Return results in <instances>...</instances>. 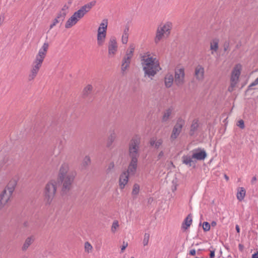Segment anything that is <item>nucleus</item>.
<instances>
[{
    "label": "nucleus",
    "mask_w": 258,
    "mask_h": 258,
    "mask_svg": "<svg viewBox=\"0 0 258 258\" xmlns=\"http://www.w3.org/2000/svg\"><path fill=\"white\" fill-rule=\"evenodd\" d=\"M106 37V34H101L97 33V44L98 46H102L105 41V39Z\"/></svg>",
    "instance_id": "a878e982"
},
{
    "label": "nucleus",
    "mask_w": 258,
    "mask_h": 258,
    "mask_svg": "<svg viewBox=\"0 0 258 258\" xmlns=\"http://www.w3.org/2000/svg\"><path fill=\"white\" fill-rule=\"evenodd\" d=\"M184 124L185 121L181 117H179L177 119L176 122L173 128L170 136V139L171 141H174L179 136Z\"/></svg>",
    "instance_id": "1a4fd4ad"
},
{
    "label": "nucleus",
    "mask_w": 258,
    "mask_h": 258,
    "mask_svg": "<svg viewBox=\"0 0 258 258\" xmlns=\"http://www.w3.org/2000/svg\"><path fill=\"white\" fill-rule=\"evenodd\" d=\"M78 22V20L74 16V15H73L66 22L65 27L66 28H70L73 26L75 25Z\"/></svg>",
    "instance_id": "5701e85b"
},
{
    "label": "nucleus",
    "mask_w": 258,
    "mask_h": 258,
    "mask_svg": "<svg viewBox=\"0 0 258 258\" xmlns=\"http://www.w3.org/2000/svg\"><path fill=\"white\" fill-rule=\"evenodd\" d=\"M191 223L192 216L189 214L184 220V221L182 224V228L185 230L188 229V228L190 226Z\"/></svg>",
    "instance_id": "393cba45"
},
{
    "label": "nucleus",
    "mask_w": 258,
    "mask_h": 258,
    "mask_svg": "<svg viewBox=\"0 0 258 258\" xmlns=\"http://www.w3.org/2000/svg\"><path fill=\"white\" fill-rule=\"evenodd\" d=\"M219 40L217 38L214 39L210 43V49L212 54H214V52H216L218 49Z\"/></svg>",
    "instance_id": "cd10ccee"
},
{
    "label": "nucleus",
    "mask_w": 258,
    "mask_h": 258,
    "mask_svg": "<svg viewBox=\"0 0 258 258\" xmlns=\"http://www.w3.org/2000/svg\"><path fill=\"white\" fill-rule=\"evenodd\" d=\"M118 44L116 38L111 36L108 42V54L109 57H113L117 51Z\"/></svg>",
    "instance_id": "9b49d317"
},
{
    "label": "nucleus",
    "mask_w": 258,
    "mask_h": 258,
    "mask_svg": "<svg viewBox=\"0 0 258 258\" xmlns=\"http://www.w3.org/2000/svg\"><path fill=\"white\" fill-rule=\"evenodd\" d=\"M127 245H128V244L127 242L125 243V242H123V245L122 246L121 248V251H123L126 248V247L127 246Z\"/></svg>",
    "instance_id": "de8ad7c7"
},
{
    "label": "nucleus",
    "mask_w": 258,
    "mask_h": 258,
    "mask_svg": "<svg viewBox=\"0 0 258 258\" xmlns=\"http://www.w3.org/2000/svg\"><path fill=\"white\" fill-rule=\"evenodd\" d=\"M199 127V121L198 119H194L192 121L190 126V130L189 132V134L190 136H193L195 134V132L197 131Z\"/></svg>",
    "instance_id": "c85d7f7f"
},
{
    "label": "nucleus",
    "mask_w": 258,
    "mask_h": 258,
    "mask_svg": "<svg viewBox=\"0 0 258 258\" xmlns=\"http://www.w3.org/2000/svg\"><path fill=\"white\" fill-rule=\"evenodd\" d=\"M130 258H134V257H133V256H132V257H130Z\"/></svg>",
    "instance_id": "0e129e2a"
},
{
    "label": "nucleus",
    "mask_w": 258,
    "mask_h": 258,
    "mask_svg": "<svg viewBox=\"0 0 258 258\" xmlns=\"http://www.w3.org/2000/svg\"><path fill=\"white\" fill-rule=\"evenodd\" d=\"M114 167V162H110L108 166V168H107V171L109 172L111 170H112V169H113Z\"/></svg>",
    "instance_id": "a18cd8bd"
},
{
    "label": "nucleus",
    "mask_w": 258,
    "mask_h": 258,
    "mask_svg": "<svg viewBox=\"0 0 258 258\" xmlns=\"http://www.w3.org/2000/svg\"><path fill=\"white\" fill-rule=\"evenodd\" d=\"M216 224H217L216 222L214 221H212L211 223V226L213 227L215 226L216 225Z\"/></svg>",
    "instance_id": "6e6d98bb"
},
{
    "label": "nucleus",
    "mask_w": 258,
    "mask_h": 258,
    "mask_svg": "<svg viewBox=\"0 0 258 258\" xmlns=\"http://www.w3.org/2000/svg\"><path fill=\"white\" fill-rule=\"evenodd\" d=\"M184 71L183 69H179L175 72V83L178 86H181L184 83Z\"/></svg>",
    "instance_id": "ddd939ff"
},
{
    "label": "nucleus",
    "mask_w": 258,
    "mask_h": 258,
    "mask_svg": "<svg viewBox=\"0 0 258 258\" xmlns=\"http://www.w3.org/2000/svg\"><path fill=\"white\" fill-rule=\"evenodd\" d=\"M115 139V134L114 133H112L108 138V142L107 146L109 147L111 145L112 143L114 141Z\"/></svg>",
    "instance_id": "58836bf2"
},
{
    "label": "nucleus",
    "mask_w": 258,
    "mask_h": 258,
    "mask_svg": "<svg viewBox=\"0 0 258 258\" xmlns=\"http://www.w3.org/2000/svg\"><path fill=\"white\" fill-rule=\"evenodd\" d=\"M138 165V160L131 159L129 163L127 170L125 171L129 175H134L135 174Z\"/></svg>",
    "instance_id": "4468645a"
},
{
    "label": "nucleus",
    "mask_w": 258,
    "mask_h": 258,
    "mask_svg": "<svg viewBox=\"0 0 258 258\" xmlns=\"http://www.w3.org/2000/svg\"><path fill=\"white\" fill-rule=\"evenodd\" d=\"M162 140L159 139L156 141L154 139H152L150 140V143L151 146L155 147L156 148H158L162 144Z\"/></svg>",
    "instance_id": "7c9ffc66"
},
{
    "label": "nucleus",
    "mask_w": 258,
    "mask_h": 258,
    "mask_svg": "<svg viewBox=\"0 0 258 258\" xmlns=\"http://www.w3.org/2000/svg\"><path fill=\"white\" fill-rule=\"evenodd\" d=\"M252 258H258V252L252 254Z\"/></svg>",
    "instance_id": "864d4df0"
},
{
    "label": "nucleus",
    "mask_w": 258,
    "mask_h": 258,
    "mask_svg": "<svg viewBox=\"0 0 258 258\" xmlns=\"http://www.w3.org/2000/svg\"><path fill=\"white\" fill-rule=\"evenodd\" d=\"M17 181L11 180L8 184L7 187L3 190L0 195V209H2L10 200L14 191Z\"/></svg>",
    "instance_id": "39448f33"
},
{
    "label": "nucleus",
    "mask_w": 258,
    "mask_h": 258,
    "mask_svg": "<svg viewBox=\"0 0 258 258\" xmlns=\"http://www.w3.org/2000/svg\"><path fill=\"white\" fill-rule=\"evenodd\" d=\"M141 60L145 75L149 78L154 77L161 69L159 60L150 52L141 54Z\"/></svg>",
    "instance_id": "f257e3e1"
},
{
    "label": "nucleus",
    "mask_w": 258,
    "mask_h": 258,
    "mask_svg": "<svg viewBox=\"0 0 258 258\" xmlns=\"http://www.w3.org/2000/svg\"><path fill=\"white\" fill-rule=\"evenodd\" d=\"M91 160L89 156H85L83 161V166L85 167L90 164Z\"/></svg>",
    "instance_id": "e433bc0d"
},
{
    "label": "nucleus",
    "mask_w": 258,
    "mask_h": 258,
    "mask_svg": "<svg viewBox=\"0 0 258 258\" xmlns=\"http://www.w3.org/2000/svg\"><path fill=\"white\" fill-rule=\"evenodd\" d=\"M241 66L237 64L233 69L231 77V87L229 88V91H232V88L235 86L237 83L240 75Z\"/></svg>",
    "instance_id": "f8f14e48"
},
{
    "label": "nucleus",
    "mask_w": 258,
    "mask_h": 258,
    "mask_svg": "<svg viewBox=\"0 0 258 258\" xmlns=\"http://www.w3.org/2000/svg\"><path fill=\"white\" fill-rule=\"evenodd\" d=\"M173 76L171 74H167L166 75L165 77V85L166 87L169 88L170 87L173 82Z\"/></svg>",
    "instance_id": "bb28decb"
},
{
    "label": "nucleus",
    "mask_w": 258,
    "mask_h": 258,
    "mask_svg": "<svg viewBox=\"0 0 258 258\" xmlns=\"http://www.w3.org/2000/svg\"><path fill=\"white\" fill-rule=\"evenodd\" d=\"M239 246H240V247H241V244H239Z\"/></svg>",
    "instance_id": "e2e57ef3"
},
{
    "label": "nucleus",
    "mask_w": 258,
    "mask_h": 258,
    "mask_svg": "<svg viewBox=\"0 0 258 258\" xmlns=\"http://www.w3.org/2000/svg\"><path fill=\"white\" fill-rule=\"evenodd\" d=\"M92 86L91 85H87L84 89L83 94L84 95H88L92 91Z\"/></svg>",
    "instance_id": "f704fd0d"
},
{
    "label": "nucleus",
    "mask_w": 258,
    "mask_h": 258,
    "mask_svg": "<svg viewBox=\"0 0 258 258\" xmlns=\"http://www.w3.org/2000/svg\"><path fill=\"white\" fill-rule=\"evenodd\" d=\"M118 227H119V224H118V221L117 220L114 221L113 222V223H112V225L111 226V228L112 232L115 233L116 229L118 228Z\"/></svg>",
    "instance_id": "c9c22d12"
},
{
    "label": "nucleus",
    "mask_w": 258,
    "mask_h": 258,
    "mask_svg": "<svg viewBox=\"0 0 258 258\" xmlns=\"http://www.w3.org/2000/svg\"><path fill=\"white\" fill-rule=\"evenodd\" d=\"M140 138L136 136L133 138L128 145V156L131 159L137 160L139 157Z\"/></svg>",
    "instance_id": "423d86ee"
},
{
    "label": "nucleus",
    "mask_w": 258,
    "mask_h": 258,
    "mask_svg": "<svg viewBox=\"0 0 258 258\" xmlns=\"http://www.w3.org/2000/svg\"><path fill=\"white\" fill-rule=\"evenodd\" d=\"M215 256V250H211L210 251V257L213 258Z\"/></svg>",
    "instance_id": "3c124183"
},
{
    "label": "nucleus",
    "mask_w": 258,
    "mask_h": 258,
    "mask_svg": "<svg viewBox=\"0 0 258 258\" xmlns=\"http://www.w3.org/2000/svg\"><path fill=\"white\" fill-rule=\"evenodd\" d=\"M56 190V183L54 180H51L45 186L44 190L45 200L48 204L52 201Z\"/></svg>",
    "instance_id": "6e6552de"
},
{
    "label": "nucleus",
    "mask_w": 258,
    "mask_h": 258,
    "mask_svg": "<svg viewBox=\"0 0 258 258\" xmlns=\"http://www.w3.org/2000/svg\"><path fill=\"white\" fill-rule=\"evenodd\" d=\"M95 1H92L82 6L79 10L75 12L73 15L79 21L87 13L90 11L92 8L95 6Z\"/></svg>",
    "instance_id": "9d476101"
},
{
    "label": "nucleus",
    "mask_w": 258,
    "mask_h": 258,
    "mask_svg": "<svg viewBox=\"0 0 258 258\" xmlns=\"http://www.w3.org/2000/svg\"><path fill=\"white\" fill-rule=\"evenodd\" d=\"M195 75L197 80L202 81L204 78V68L201 65H198L195 68Z\"/></svg>",
    "instance_id": "dca6fc26"
},
{
    "label": "nucleus",
    "mask_w": 258,
    "mask_h": 258,
    "mask_svg": "<svg viewBox=\"0 0 258 258\" xmlns=\"http://www.w3.org/2000/svg\"><path fill=\"white\" fill-rule=\"evenodd\" d=\"M22 258H27V257H26V256H23V257H22Z\"/></svg>",
    "instance_id": "052dcab7"
},
{
    "label": "nucleus",
    "mask_w": 258,
    "mask_h": 258,
    "mask_svg": "<svg viewBox=\"0 0 258 258\" xmlns=\"http://www.w3.org/2000/svg\"><path fill=\"white\" fill-rule=\"evenodd\" d=\"M23 225L28 230H32L33 228V223L31 222L26 221Z\"/></svg>",
    "instance_id": "a19ab883"
},
{
    "label": "nucleus",
    "mask_w": 258,
    "mask_h": 258,
    "mask_svg": "<svg viewBox=\"0 0 258 258\" xmlns=\"http://www.w3.org/2000/svg\"><path fill=\"white\" fill-rule=\"evenodd\" d=\"M173 110V107H170L164 111L162 118V122H166L169 119Z\"/></svg>",
    "instance_id": "412c9836"
},
{
    "label": "nucleus",
    "mask_w": 258,
    "mask_h": 258,
    "mask_svg": "<svg viewBox=\"0 0 258 258\" xmlns=\"http://www.w3.org/2000/svg\"><path fill=\"white\" fill-rule=\"evenodd\" d=\"M256 180V178L255 177H253L252 180Z\"/></svg>",
    "instance_id": "bf43d9fd"
},
{
    "label": "nucleus",
    "mask_w": 258,
    "mask_h": 258,
    "mask_svg": "<svg viewBox=\"0 0 258 258\" xmlns=\"http://www.w3.org/2000/svg\"><path fill=\"white\" fill-rule=\"evenodd\" d=\"M239 246H240V247H241V244H239Z\"/></svg>",
    "instance_id": "680f3d73"
},
{
    "label": "nucleus",
    "mask_w": 258,
    "mask_h": 258,
    "mask_svg": "<svg viewBox=\"0 0 258 258\" xmlns=\"http://www.w3.org/2000/svg\"><path fill=\"white\" fill-rule=\"evenodd\" d=\"M172 24L167 22L163 26H159L156 31V36L154 38V42L158 44L162 39L167 37L170 33Z\"/></svg>",
    "instance_id": "0eeeda50"
},
{
    "label": "nucleus",
    "mask_w": 258,
    "mask_h": 258,
    "mask_svg": "<svg viewBox=\"0 0 258 258\" xmlns=\"http://www.w3.org/2000/svg\"><path fill=\"white\" fill-rule=\"evenodd\" d=\"M235 229L237 233L240 232V228L238 225H236L235 226Z\"/></svg>",
    "instance_id": "5fc2aeb1"
},
{
    "label": "nucleus",
    "mask_w": 258,
    "mask_h": 258,
    "mask_svg": "<svg viewBox=\"0 0 258 258\" xmlns=\"http://www.w3.org/2000/svg\"><path fill=\"white\" fill-rule=\"evenodd\" d=\"M210 224L208 222H204L203 224V228L205 231H208L210 229Z\"/></svg>",
    "instance_id": "79ce46f5"
},
{
    "label": "nucleus",
    "mask_w": 258,
    "mask_h": 258,
    "mask_svg": "<svg viewBox=\"0 0 258 258\" xmlns=\"http://www.w3.org/2000/svg\"><path fill=\"white\" fill-rule=\"evenodd\" d=\"M68 164L63 163L60 168L58 179L62 184V192L63 194H67L72 187V183L76 176V172L69 171Z\"/></svg>",
    "instance_id": "f03ea898"
},
{
    "label": "nucleus",
    "mask_w": 258,
    "mask_h": 258,
    "mask_svg": "<svg viewBox=\"0 0 258 258\" xmlns=\"http://www.w3.org/2000/svg\"><path fill=\"white\" fill-rule=\"evenodd\" d=\"M150 238V234L147 233H145L144 234V237L143 241V243L144 246L148 245Z\"/></svg>",
    "instance_id": "4c0bfd02"
},
{
    "label": "nucleus",
    "mask_w": 258,
    "mask_h": 258,
    "mask_svg": "<svg viewBox=\"0 0 258 258\" xmlns=\"http://www.w3.org/2000/svg\"><path fill=\"white\" fill-rule=\"evenodd\" d=\"M196 253V251L195 249H191L189 251V254L191 255H195Z\"/></svg>",
    "instance_id": "09e8293b"
},
{
    "label": "nucleus",
    "mask_w": 258,
    "mask_h": 258,
    "mask_svg": "<svg viewBox=\"0 0 258 258\" xmlns=\"http://www.w3.org/2000/svg\"><path fill=\"white\" fill-rule=\"evenodd\" d=\"M54 26H55V24L52 23V24H51L50 26V28L52 29Z\"/></svg>",
    "instance_id": "13d9d810"
},
{
    "label": "nucleus",
    "mask_w": 258,
    "mask_h": 258,
    "mask_svg": "<svg viewBox=\"0 0 258 258\" xmlns=\"http://www.w3.org/2000/svg\"><path fill=\"white\" fill-rule=\"evenodd\" d=\"M224 177L227 181L229 180V177L227 175L225 174Z\"/></svg>",
    "instance_id": "4d7b16f0"
},
{
    "label": "nucleus",
    "mask_w": 258,
    "mask_h": 258,
    "mask_svg": "<svg viewBox=\"0 0 258 258\" xmlns=\"http://www.w3.org/2000/svg\"><path fill=\"white\" fill-rule=\"evenodd\" d=\"M245 194L246 191L245 189L242 187H239L237 189V192L236 194L237 200L239 201H242L244 199Z\"/></svg>",
    "instance_id": "b1692460"
},
{
    "label": "nucleus",
    "mask_w": 258,
    "mask_h": 258,
    "mask_svg": "<svg viewBox=\"0 0 258 258\" xmlns=\"http://www.w3.org/2000/svg\"><path fill=\"white\" fill-rule=\"evenodd\" d=\"M192 155L194 159L198 160H204L207 157V153L205 150H203L199 152L195 151Z\"/></svg>",
    "instance_id": "6ab92c4d"
},
{
    "label": "nucleus",
    "mask_w": 258,
    "mask_h": 258,
    "mask_svg": "<svg viewBox=\"0 0 258 258\" xmlns=\"http://www.w3.org/2000/svg\"><path fill=\"white\" fill-rule=\"evenodd\" d=\"M61 22V21H59V19H58L57 17L54 20L53 23L55 24V25H56V24Z\"/></svg>",
    "instance_id": "8fccbe9b"
},
{
    "label": "nucleus",
    "mask_w": 258,
    "mask_h": 258,
    "mask_svg": "<svg viewBox=\"0 0 258 258\" xmlns=\"http://www.w3.org/2000/svg\"><path fill=\"white\" fill-rule=\"evenodd\" d=\"M133 56L125 53V55L123 56L121 63L124 64H128L130 65L131 59Z\"/></svg>",
    "instance_id": "2f4dec72"
},
{
    "label": "nucleus",
    "mask_w": 258,
    "mask_h": 258,
    "mask_svg": "<svg viewBox=\"0 0 258 258\" xmlns=\"http://www.w3.org/2000/svg\"><path fill=\"white\" fill-rule=\"evenodd\" d=\"M258 85V77L249 86V87H252Z\"/></svg>",
    "instance_id": "49530a36"
},
{
    "label": "nucleus",
    "mask_w": 258,
    "mask_h": 258,
    "mask_svg": "<svg viewBox=\"0 0 258 258\" xmlns=\"http://www.w3.org/2000/svg\"><path fill=\"white\" fill-rule=\"evenodd\" d=\"M108 26V21L107 19H104L100 24L97 30V33L101 34H107V29Z\"/></svg>",
    "instance_id": "a211bd4d"
},
{
    "label": "nucleus",
    "mask_w": 258,
    "mask_h": 258,
    "mask_svg": "<svg viewBox=\"0 0 258 258\" xmlns=\"http://www.w3.org/2000/svg\"><path fill=\"white\" fill-rule=\"evenodd\" d=\"M192 159H194L192 155L191 156H183L182 157V162L183 164L190 167L192 165V163H194Z\"/></svg>",
    "instance_id": "c756f323"
},
{
    "label": "nucleus",
    "mask_w": 258,
    "mask_h": 258,
    "mask_svg": "<svg viewBox=\"0 0 258 258\" xmlns=\"http://www.w3.org/2000/svg\"><path fill=\"white\" fill-rule=\"evenodd\" d=\"M48 47V43L45 42L41 48L39 49L38 53L36 54L32 64V67L28 78L29 81L34 80L36 77L46 56Z\"/></svg>",
    "instance_id": "7ed1b4c3"
},
{
    "label": "nucleus",
    "mask_w": 258,
    "mask_h": 258,
    "mask_svg": "<svg viewBox=\"0 0 258 258\" xmlns=\"http://www.w3.org/2000/svg\"><path fill=\"white\" fill-rule=\"evenodd\" d=\"M237 126H238L240 128L243 129L244 128V123L243 120H240L238 121Z\"/></svg>",
    "instance_id": "c03bdc74"
},
{
    "label": "nucleus",
    "mask_w": 258,
    "mask_h": 258,
    "mask_svg": "<svg viewBox=\"0 0 258 258\" xmlns=\"http://www.w3.org/2000/svg\"><path fill=\"white\" fill-rule=\"evenodd\" d=\"M135 50V46L133 44L130 45L128 49L126 50L125 53L133 56L134 52Z\"/></svg>",
    "instance_id": "72a5a7b5"
},
{
    "label": "nucleus",
    "mask_w": 258,
    "mask_h": 258,
    "mask_svg": "<svg viewBox=\"0 0 258 258\" xmlns=\"http://www.w3.org/2000/svg\"><path fill=\"white\" fill-rule=\"evenodd\" d=\"M48 47V43L45 42L41 48L39 49L38 53L36 54L32 64V67L28 78L29 81L34 80L36 77L46 56Z\"/></svg>",
    "instance_id": "20e7f679"
},
{
    "label": "nucleus",
    "mask_w": 258,
    "mask_h": 258,
    "mask_svg": "<svg viewBox=\"0 0 258 258\" xmlns=\"http://www.w3.org/2000/svg\"><path fill=\"white\" fill-rule=\"evenodd\" d=\"M130 64H124L121 63V71L122 74L124 73L127 69L129 68Z\"/></svg>",
    "instance_id": "37998d69"
},
{
    "label": "nucleus",
    "mask_w": 258,
    "mask_h": 258,
    "mask_svg": "<svg viewBox=\"0 0 258 258\" xmlns=\"http://www.w3.org/2000/svg\"><path fill=\"white\" fill-rule=\"evenodd\" d=\"M140 191V186L139 184L136 183L134 185L133 189L132 190V195L133 196H137Z\"/></svg>",
    "instance_id": "473e14b6"
},
{
    "label": "nucleus",
    "mask_w": 258,
    "mask_h": 258,
    "mask_svg": "<svg viewBox=\"0 0 258 258\" xmlns=\"http://www.w3.org/2000/svg\"><path fill=\"white\" fill-rule=\"evenodd\" d=\"M34 240H35V236L33 235H31L30 236L28 237L26 239V240L22 246V250L26 251L28 248V247L30 246V245L34 242Z\"/></svg>",
    "instance_id": "aec40b11"
},
{
    "label": "nucleus",
    "mask_w": 258,
    "mask_h": 258,
    "mask_svg": "<svg viewBox=\"0 0 258 258\" xmlns=\"http://www.w3.org/2000/svg\"><path fill=\"white\" fill-rule=\"evenodd\" d=\"M128 32H129V27L128 25H126L123 30V32L121 37V42L123 44H126L128 42Z\"/></svg>",
    "instance_id": "4be33fe9"
},
{
    "label": "nucleus",
    "mask_w": 258,
    "mask_h": 258,
    "mask_svg": "<svg viewBox=\"0 0 258 258\" xmlns=\"http://www.w3.org/2000/svg\"><path fill=\"white\" fill-rule=\"evenodd\" d=\"M164 156V152L163 151H161L159 154H158V159H160Z\"/></svg>",
    "instance_id": "603ef678"
},
{
    "label": "nucleus",
    "mask_w": 258,
    "mask_h": 258,
    "mask_svg": "<svg viewBox=\"0 0 258 258\" xmlns=\"http://www.w3.org/2000/svg\"><path fill=\"white\" fill-rule=\"evenodd\" d=\"M69 7L66 5H64L59 12L58 13L57 18L61 21V23L63 21L66 16L68 13Z\"/></svg>",
    "instance_id": "f3484780"
},
{
    "label": "nucleus",
    "mask_w": 258,
    "mask_h": 258,
    "mask_svg": "<svg viewBox=\"0 0 258 258\" xmlns=\"http://www.w3.org/2000/svg\"><path fill=\"white\" fill-rule=\"evenodd\" d=\"M92 249V246L91 245V244L89 242H86L85 243V251L89 253L91 251Z\"/></svg>",
    "instance_id": "ea45409f"
},
{
    "label": "nucleus",
    "mask_w": 258,
    "mask_h": 258,
    "mask_svg": "<svg viewBox=\"0 0 258 258\" xmlns=\"http://www.w3.org/2000/svg\"><path fill=\"white\" fill-rule=\"evenodd\" d=\"M128 181V175L126 172L122 173L119 179V185L120 189H123Z\"/></svg>",
    "instance_id": "2eb2a0df"
}]
</instances>
